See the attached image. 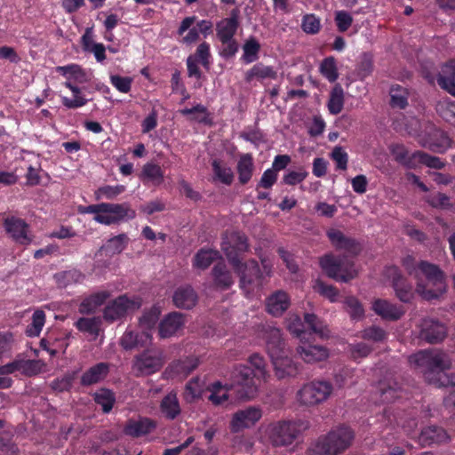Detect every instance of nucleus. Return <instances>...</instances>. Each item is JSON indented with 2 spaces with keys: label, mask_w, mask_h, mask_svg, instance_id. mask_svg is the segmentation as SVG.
I'll list each match as a JSON object with an SVG mask.
<instances>
[{
  "label": "nucleus",
  "mask_w": 455,
  "mask_h": 455,
  "mask_svg": "<svg viewBox=\"0 0 455 455\" xmlns=\"http://www.w3.org/2000/svg\"><path fill=\"white\" fill-rule=\"evenodd\" d=\"M414 363L423 368L425 379L439 387H455V374H447L451 367L448 355L437 350H422L414 355Z\"/></svg>",
  "instance_id": "f257e3e1"
},
{
  "label": "nucleus",
  "mask_w": 455,
  "mask_h": 455,
  "mask_svg": "<svg viewBox=\"0 0 455 455\" xmlns=\"http://www.w3.org/2000/svg\"><path fill=\"white\" fill-rule=\"evenodd\" d=\"M416 291L425 299H437L445 291V277L441 268L425 260L418 264Z\"/></svg>",
  "instance_id": "f03ea898"
},
{
  "label": "nucleus",
  "mask_w": 455,
  "mask_h": 455,
  "mask_svg": "<svg viewBox=\"0 0 455 455\" xmlns=\"http://www.w3.org/2000/svg\"><path fill=\"white\" fill-rule=\"evenodd\" d=\"M323 273L337 282L348 283L357 275L355 262L345 255L327 253L319 259Z\"/></svg>",
  "instance_id": "7ed1b4c3"
},
{
  "label": "nucleus",
  "mask_w": 455,
  "mask_h": 455,
  "mask_svg": "<svg viewBox=\"0 0 455 455\" xmlns=\"http://www.w3.org/2000/svg\"><path fill=\"white\" fill-rule=\"evenodd\" d=\"M354 437V431L349 427L339 426L318 438L316 452L320 455L339 454L351 445Z\"/></svg>",
  "instance_id": "20e7f679"
},
{
  "label": "nucleus",
  "mask_w": 455,
  "mask_h": 455,
  "mask_svg": "<svg viewBox=\"0 0 455 455\" xmlns=\"http://www.w3.org/2000/svg\"><path fill=\"white\" fill-rule=\"evenodd\" d=\"M308 427V422L301 419L279 420L269 424L267 436L273 446H288Z\"/></svg>",
  "instance_id": "39448f33"
},
{
  "label": "nucleus",
  "mask_w": 455,
  "mask_h": 455,
  "mask_svg": "<svg viewBox=\"0 0 455 455\" xmlns=\"http://www.w3.org/2000/svg\"><path fill=\"white\" fill-rule=\"evenodd\" d=\"M230 387L236 394L237 398L246 400L251 399L258 392V379L253 371L246 364H235L231 371Z\"/></svg>",
  "instance_id": "423d86ee"
},
{
  "label": "nucleus",
  "mask_w": 455,
  "mask_h": 455,
  "mask_svg": "<svg viewBox=\"0 0 455 455\" xmlns=\"http://www.w3.org/2000/svg\"><path fill=\"white\" fill-rule=\"evenodd\" d=\"M230 264L235 273L240 277V288L246 293L252 292L256 288L262 287L264 283V273L260 270L259 263L255 259L242 262L232 257Z\"/></svg>",
  "instance_id": "0eeeda50"
},
{
  "label": "nucleus",
  "mask_w": 455,
  "mask_h": 455,
  "mask_svg": "<svg viewBox=\"0 0 455 455\" xmlns=\"http://www.w3.org/2000/svg\"><path fill=\"white\" fill-rule=\"evenodd\" d=\"M213 32V23L210 20H198L196 15L185 17L177 29V34L182 36L180 43L191 45L200 38V34L206 38Z\"/></svg>",
  "instance_id": "6e6552de"
},
{
  "label": "nucleus",
  "mask_w": 455,
  "mask_h": 455,
  "mask_svg": "<svg viewBox=\"0 0 455 455\" xmlns=\"http://www.w3.org/2000/svg\"><path fill=\"white\" fill-rule=\"evenodd\" d=\"M332 390L333 387L331 382L314 380L303 385L297 392V399L302 405L314 406L326 401Z\"/></svg>",
  "instance_id": "1a4fd4ad"
},
{
  "label": "nucleus",
  "mask_w": 455,
  "mask_h": 455,
  "mask_svg": "<svg viewBox=\"0 0 455 455\" xmlns=\"http://www.w3.org/2000/svg\"><path fill=\"white\" fill-rule=\"evenodd\" d=\"M136 217V211L129 203H106L104 215L94 216L93 220L102 225H119L128 222Z\"/></svg>",
  "instance_id": "9d476101"
},
{
  "label": "nucleus",
  "mask_w": 455,
  "mask_h": 455,
  "mask_svg": "<svg viewBox=\"0 0 455 455\" xmlns=\"http://www.w3.org/2000/svg\"><path fill=\"white\" fill-rule=\"evenodd\" d=\"M140 306V298L120 295L105 307L103 317L106 321L112 323L124 317L129 312L139 309Z\"/></svg>",
  "instance_id": "9b49d317"
},
{
  "label": "nucleus",
  "mask_w": 455,
  "mask_h": 455,
  "mask_svg": "<svg viewBox=\"0 0 455 455\" xmlns=\"http://www.w3.org/2000/svg\"><path fill=\"white\" fill-rule=\"evenodd\" d=\"M164 365L162 352L147 349L137 355L133 360V370L138 376H149L160 371Z\"/></svg>",
  "instance_id": "f8f14e48"
},
{
  "label": "nucleus",
  "mask_w": 455,
  "mask_h": 455,
  "mask_svg": "<svg viewBox=\"0 0 455 455\" xmlns=\"http://www.w3.org/2000/svg\"><path fill=\"white\" fill-rule=\"evenodd\" d=\"M248 249V239L241 232H231L222 238L221 250L225 253L229 264L232 263V257L241 259L240 254L247 251Z\"/></svg>",
  "instance_id": "ddd939ff"
},
{
  "label": "nucleus",
  "mask_w": 455,
  "mask_h": 455,
  "mask_svg": "<svg viewBox=\"0 0 455 455\" xmlns=\"http://www.w3.org/2000/svg\"><path fill=\"white\" fill-rule=\"evenodd\" d=\"M262 417V411L259 407L249 406L234 413L230 429L233 433H238L244 428L254 426Z\"/></svg>",
  "instance_id": "4468645a"
},
{
  "label": "nucleus",
  "mask_w": 455,
  "mask_h": 455,
  "mask_svg": "<svg viewBox=\"0 0 455 455\" xmlns=\"http://www.w3.org/2000/svg\"><path fill=\"white\" fill-rule=\"evenodd\" d=\"M387 275L391 279L396 297L402 302H410L413 299V288L411 283L401 275L399 268L395 266L388 267L387 268Z\"/></svg>",
  "instance_id": "2eb2a0df"
},
{
  "label": "nucleus",
  "mask_w": 455,
  "mask_h": 455,
  "mask_svg": "<svg viewBox=\"0 0 455 455\" xmlns=\"http://www.w3.org/2000/svg\"><path fill=\"white\" fill-rule=\"evenodd\" d=\"M5 232L16 242L28 245L32 239L28 235L29 226L22 219L14 216L6 217L3 222Z\"/></svg>",
  "instance_id": "dca6fc26"
},
{
  "label": "nucleus",
  "mask_w": 455,
  "mask_h": 455,
  "mask_svg": "<svg viewBox=\"0 0 455 455\" xmlns=\"http://www.w3.org/2000/svg\"><path fill=\"white\" fill-rule=\"evenodd\" d=\"M326 235L331 245L335 247L336 250L345 251L352 256H357L362 251L361 244L358 241L345 235L344 233L339 229L330 228L327 230Z\"/></svg>",
  "instance_id": "f3484780"
},
{
  "label": "nucleus",
  "mask_w": 455,
  "mask_h": 455,
  "mask_svg": "<svg viewBox=\"0 0 455 455\" xmlns=\"http://www.w3.org/2000/svg\"><path fill=\"white\" fill-rule=\"evenodd\" d=\"M240 11L231 10L229 17L222 19L216 25L217 37L221 43H227L234 38L239 27Z\"/></svg>",
  "instance_id": "a211bd4d"
},
{
  "label": "nucleus",
  "mask_w": 455,
  "mask_h": 455,
  "mask_svg": "<svg viewBox=\"0 0 455 455\" xmlns=\"http://www.w3.org/2000/svg\"><path fill=\"white\" fill-rule=\"evenodd\" d=\"M447 334L446 327L438 321L424 319L421 323L419 338L429 344L441 342Z\"/></svg>",
  "instance_id": "6ab92c4d"
},
{
  "label": "nucleus",
  "mask_w": 455,
  "mask_h": 455,
  "mask_svg": "<svg viewBox=\"0 0 455 455\" xmlns=\"http://www.w3.org/2000/svg\"><path fill=\"white\" fill-rule=\"evenodd\" d=\"M275 375L278 379L295 378L301 371V365L295 363L287 354L271 359Z\"/></svg>",
  "instance_id": "aec40b11"
},
{
  "label": "nucleus",
  "mask_w": 455,
  "mask_h": 455,
  "mask_svg": "<svg viewBox=\"0 0 455 455\" xmlns=\"http://www.w3.org/2000/svg\"><path fill=\"white\" fill-rule=\"evenodd\" d=\"M156 428V422L148 417L129 419L124 428L125 435L139 438L150 434Z\"/></svg>",
  "instance_id": "412c9836"
},
{
  "label": "nucleus",
  "mask_w": 455,
  "mask_h": 455,
  "mask_svg": "<svg viewBox=\"0 0 455 455\" xmlns=\"http://www.w3.org/2000/svg\"><path fill=\"white\" fill-rule=\"evenodd\" d=\"M296 352L307 363L322 362L329 357V350L325 347L304 341H301V344L297 347Z\"/></svg>",
  "instance_id": "4be33fe9"
},
{
  "label": "nucleus",
  "mask_w": 455,
  "mask_h": 455,
  "mask_svg": "<svg viewBox=\"0 0 455 455\" xmlns=\"http://www.w3.org/2000/svg\"><path fill=\"white\" fill-rule=\"evenodd\" d=\"M436 81L442 90L455 97V60L442 64Z\"/></svg>",
  "instance_id": "5701e85b"
},
{
  "label": "nucleus",
  "mask_w": 455,
  "mask_h": 455,
  "mask_svg": "<svg viewBox=\"0 0 455 455\" xmlns=\"http://www.w3.org/2000/svg\"><path fill=\"white\" fill-rule=\"evenodd\" d=\"M372 310L384 320L397 321L404 315L402 306H397L387 299H377L372 303Z\"/></svg>",
  "instance_id": "b1692460"
},
{
  "label": "nucleus",
  "mask_w": 455,
  "mask_h": 455,
  "mask_svg": "<svg viewBox=\"0 0 455 455\" xmlns=\"http://www.w3.org/2000/svg\"><path fill=\"white\" fill-rule=\"evenodd\" d=\"M266 347L271 359L286 354L285 342L281 331L275 327H268L265 331Z\"/></svg>",
  "instance_id": "393cba45"
},
{
  "label": "nucleus",
  "mask_w": 455,
  "mask_h": 455,
  "mask_svg": "<svg viewBox=\"0 0 455 455\" xmlns=\"http://www.w3.org/2000/svg\"><path fill=\"white\" fill-rule=\"evenodd\" d=\"M449 435L441 427L428 426L424 427L418 436V443L420 446H431L447 442Z\"/></svg>",
  "instance_id": "a878e982"
},
{
  "label": "nucleus",
  "mask_w": 455,
  "mask_h": 455,
  "mask_svg": "<svg viewBox=\"0 0 455 455\" xmlns=\"http://www.w3.org/2000/svg\"><path fill=\"white\" fill-rule=\"evenodd\" d=\"M198 300L196 291L190 285L178 287L172 296L173 304L182 309L193 308Z\"/></svg>",
  "instance_id": "bb28decb"
},
{
  "label": "nucleus",
  "mask_w": 455,
  "mask_h": 455,
  "mask_svg": "<svg viewBox=\"0 0 455 455\" xmlns=\"http://www.w3.org/2000/svg\"><path fill=\"white\" fill-rule=\"evenodd\" d=\"M183 325V315L179 312H172L160 322L158 334L162 339L169 338L174 335Z\"/></svg>",
  "instance_id": "cd10ccee"
},
{
  "label": "nucleus",
  "mask_w": 455,
  "mask_h": 455,
  "mask_svg": "<svg viewBox=\"0 0 455 455\" xmlns=\"http://www.w3.org/2000/svg\"><path fill=\"white\" fill-rule=\"evenodd\" d=\"M110 365L108 363H98L87 369L81 376L83 387H89L102 381L109 373Z\"/></svg>",
  "instance_id": "c85d7f7f"
},
{
  "label": "nucleus",
  "mask_w": 455,
  "mask_h": 455,
  "mask_svg": "<svg viewBox=\"0 0 455 455\" xmlns=\"http://www.w3.org/2000/svg\"><path fill=\"white\" fill-rule=\"evenodd\" d=\"M290 304L289 295L283 291H276L267 299V311L274 316H280L288 309Z\"/></svg>",
  "instance_id": "c756f323"
},
{
  "label": "nucleus",
  "mask_w": 455,
  "mask_h": 455,
  "mask_svg": "<svg viewBox=\"0 0 455 455\" xmlns=\"http://www.w3.org/2000/svg\"><path fill=\"white\" fill-rule=\"evenodd\" d=\"M150 339L151 334L148 331H137L127 329L120 339V346L124 350H132L144 347Z\"/></svg>",
  "instance_id": "7c9ffc66"
},
{
  "label": "nucleus",
  "mask_w": 455,
  "mask_h": 455,
  "mask_svg": "<svg viewBox=\"0 0 455 455\" xmlns=\"http://www.w3.org/2000/svg\"><path fill=\"white\" fill-rule=\"evenodd\" d=\"M276 78L277 70L274 67L267 66L262 62L256 63L244 74V81L249 84L254 80L262 83L266 79L275 80Z\"/></svg>",
  "instance_id": "2f4dec72"
},
{
  "label": "nucleus",
  "mask_w": 455,
  "mask_h": 455,
  "mask_svg": "<svg viewBox=\"0 0 455 455\" xmlns=\"http://www.w3.org/2000/svg\"><path fill=\"white\" fill-rule=\"evenodd\" d=\"M212 275L215 286L220 290H228L234 283L232 274L223 261L214 265L212 269Z\"/></svg>",
  "instance_id": "473e14b6"
},
{
  "label": "nucleus",
  "mask_w": 455,
  "mask_h": 455,
  "mask_svg": "<svg viewBox=\"0 0 455 455\" xmlns=\"http://www.w3.org/2000/svg\"><path fill=\"white\" fill-rule=\"evenodd\" d=\"M109 297L110 292L108 291L92 293L82 300L79 305V312L86 315L94 313Z\"/></svg>",
  "instance_id": "72a5a7b5"
},
{
  "label": "nucleus",
  "mask_w": 455,
  "mask_h": 455,
  "mask_svg": "<svg viewBox=\"0 0 455 455\" xmlns=\"http://www.w3.org/2000/svg\"><path fill=\"white\" fill-rule=\"evenodd\" d=\"M255 170L253 157L251 154H243L240 156L236 165L239 183L247 184L252 178Z\"/></svg>",
  "instance_id": "f704fd0d"
},
{
  "label": "nucleus",
  "mask_w": 455,
  "mask_h": 455,
  "mask_svg": "<svg viewBox=\"0 0 455 455\" xmlns=\"http://www.w3.org/2000/svg\"><path fill=\"white\" fill-rule=\"evenodd\" d=\"M160 410L167 419H175L181 411L177 395L173 392L167 394L161 401Z\"/></svg>",
  "instance_id": "c9c22d12"
},
{
  "label": "nucleus",
  "mask_w": 455,
  "mask_h": 455,
  "mask_svg": "<svg viewBox=\"0 0 455 455\" xmlns=\"http://www.w3.org/2000/svg\"><path fill=\"white\" fill-rule=\"evenodd\" d=\"M85 275L77 269H69L58 272L53 278L59 288H66L68 285L81 283L84 280Z\"/></svg>",
  "instance_id": "e433bc0d"
},
{
  "label": "nucleus",
  "mask_w": 455,
  "mask_h": 455,
  "mask_svg": "<svg viewBox=\"0 0 455 455\" xmlns=\"http://www.w3.org/2000/svg\"><path fill=\"white\" fill-rule=\"evenodd\" d=\"M56 72L65 76L68 81L73 79L76 83L84 84L88 82V76L84 69L78 64L56 67Z\"/></svg>",
  "instance_id": "4c0bfd02"
},
{
  "label": "nucleus",
  "mask_w": 455,
  "mask_h": 455,
  "mask_svg": "<svg viewBox=\"0 0 455 455\" xmlns=\"http://www.w3.org/2000/svg\"><path fill=\"white\" fill-rule=\"evenodd\" d=\"M409 91L400 84H393L389 90V105L392 108L405 109L409 103Z\"/></svg>",
  "instance_id": "58836bf2"
},
{
  "label": "nucleus",
  "mask_w": 455,
  "mask_h": 455,
  "mask_svg": "<svg viewBox=\"0 0 455 455\" xmlns=\"http://www.w3.org/2000/svg\"><path fill=\"white\" fill-rule=\"evenodd\" d=\"M451 139L444 132H437L422 143L432 152L443 154L451 147Z\"/></svg>",
  "instance_id": "ea45409f"
},
{
  "label": "nucleus",
  "mask_w": 455,
  "mask_h": 455,
  "mask_svg": "<svg viewBox=\"0 0 455 455\" xmlns=\"http://www.w3.org/2000/svg\"><path fill=\"white\" fill-rule=\"evenodd\" d=\"M247 362L258 379L263 381L267 380L270 375L266 359L263 355L259 353H253L248 357Z\"/></svg>",
  "instance_id": "a19ab883"
},
{
  "label": "nucleus",
  "mask_w": 455,
  "mask_h": 455,
  "mask_svg": "<svg viewBox=\"0 0 455 455\" xmlns=\"http://www.w3.org/2000/svg\"><path fill=\"white\" fill-rule=\"evenodd\" d=\"M220 257V252L218 251L202 248L196 253L193 259V266L196 268L204 270Z\"/></svg>",
  "instance_id": "79ce46f5"
},
{
  "label": "nucleus",
  "mask_w": 455,
  "mask_h": 455,
  "mask_svg": "<svg viewBox=\"0 0 455 455\" xmlns=\"http://www.w3.org/2000/svg\"><path fill=\"white\" fill-rule=\"evenodd\" d=\"M64 86L68 88L74 94V99L61 98V103L64 107L75 109L86 105L88 100L81 94V89L77 85L74 84L71 81H66Z\"/></svg>",
  "instance_id": "37998d69"
},
{
  "label": "nucleus",
  "mask_w": 455,
  "mask_h": 455,
  "mask_svg": "<svg viewBox=\"0 0 455 455\" xmlns=\"http://www.w3.org/2000/svg\"><path fill=\"white\" fill-rule=\"evenodd\" d=\"M93 400L101 406L104 413H108L116 403V395L112 390L102 387L93 394Z\"/></svg>",
  "instance_id": "c03bdc74"
},
{
  "label": "nucleus",
  "mask_w": 455,
  "mask_h": 455,
  "mask_svg": "<svg viewBox=\"0 0 455 455\" xmlns=\"http://www.w3.org/2000/svg\"><path fill=\"white\" fill-rule=\"evenodd\" d=\"M344 106V91L339 84H336L330 92L328 110L331 115L339 114Z\"/></svg>",
  "instance_id": "a18cd8bd"
},
{
  "label": "nucleus",
  "mask_w": 455,
  "mask_h": 455,
  "mask_svg": "<svg viewBox=\"0 0 455 455\" xmlns=\"http://www.w3.org/2000/svg\"><path fill=\"white\" fill-rule=\"evenodd\" d=\"M212 167L213 172V179L219 180L225 185H231L234 180V173L230 167L222 164L218 159H214L212 162Z\"/></svg>",
  "instance_id": "49530a36"
},
{
  "label": "nucleus",
  "mask_w": 455,
  "mask_h": 455,
  "mask_svg": "<svg viewBox=\"0 0 455 455\" xmlns=\"http://www.w3.org/2000/svg\"><path fill=\"white\" fill-rule=\"evenodd\" d=\"M435 110L443 119L455 126V100L444 98L436 103Z\"/></svg>",
  "instance_id": "de8ad7c7"
},
{
  "label": "nucleus",
  "mask_w": 455,
  "mask_h": 455,
  "mask_svg": "<svg viewBox=\"0 0 455 455\" xmlns=\"http://www.w3.org/2000/svg\"><path fill=\"white\" fill-rule=\"evenodd\" d=\"M129 243V237L126 234H119L109 238L103 247V250L108 255H116L121 253Z\"/></svg>",
  "instance_id": "09e8293b"
},
{
  "label": "nucleus",
  "mask_w": 455,
  "mask_h": 455,
  "mask_svg": "<svg viewBox=\"0 0 455 455\" xmlns=\"http://www.w3.org/2000/svg\"><path fill=\"white\" fill-rule=\"evenodd\" d=\"M390 152L396 162L408 167H412L417 161V157H413V153L409 156L408 150L402 144L392 145Z\"/></svg>",
  "instance_id": "8fccbe9b"
},
{
  "label": "nucleus",
  "mask_w": 455,
  "mask_h": 455,
  "mask_svg": "<svg viewBox=\"0 0 455 455\" xmlns=\"http://www.w3.org/2000/svg\"><path fill=\"white\" fill-rule=\"evenodd\" d=\"M243 60L245 63L249 64L256 61L259 59V52L260 51V44L258 40L251 36L247 39L243 46Z\"/></svg>",
  "instance_id": "3c124183"
},
{
  "label": "nucleus",
  "mask_w": 455,
  "mask_h": 455,
  "mask_svg": "<svg viewBox=\"0 0 455 455\" xmlns=\"http://www.w3.org/2000/svg\"><path fill=\"white\" fill-rule=\"evenodd\" d=\"M189 57H192L194 60L199 62L207 71L211 68L212 54L210 44L207 42H202L196 47V52L189 55Z\"/></svg>",
  "instance_id": "603ef678"
},
{
  "label": "nucleus",
  "mask_w": 455,
  "mask_h": 455,
  "mask_svg": "<svg viewBox=\"0 0 455 455\" xmlns=\"http://www.w3.org/2000/svg\"><path fill=\"white\" fill-rule=\"evenodd\" d=\"M319 71L329 82H335L339 77L335 58L330 56L323 59L320 64Z\"/></svg>",
  "instance_id": "864d4df0"
},
{
  "label": "nucleus",
  "mask_w": 455,
  "mask_h": 455,
  "mask_svg": "<svg viewBox=\"0 0 455 455\" xmlns=\"http://www.w3.org/2000/svg\"><path fill=\"white\" fill-rule=\"evenodd\" d=\"M142 177L155 185H160L164 181V172L162 168L153 163L144 164L141 172Z\"/></svg>",
  "instance_id": "5fc2aeb1"
},
{
  "label": "nucleus",
  "mask_w": 455,
  "mask_h": 455,
  "mask_svg": "<svg viewBox=\"0 0 455 455\" xmlns=\"http://www.w3.org/2000/svg\"><path fill=\"white\" fill-rule=\"evenodd\" d=\"M208 389L211 391V395L208 399L212 403V404L220 405L224 402L228 401V388H226L220 381L212 383Z\"/></svg>",
  "instance_id": "6e6d98bb"
},
{
  "label": "nucleus",
  "mask_w": 455,
  "mask_h": 455,
  "mask_svg": "<svg viewBox=\"0 0 455 455\" xmlns=\"http://www.w3.org/2000/svg\"><path fill=\"white\" fill-rule=\"evenodd\" d=\"M305 323L312 332L321 338L328 337L329 330L326 325L315 314L307 313L304 315Z\"/></svg>",
  "instance_id": "4d7b16f0"
},
{
  "label": "nucleus",
  "mask_w": 455,
  "mask_h": 455,
  "mask_svg": "<svg viewBox=\"0 0 455 455\" xmlns=\"http://www.w3.org/2000/svg\"><path fill=\"white\" fill-rule=\"evenodd\" d=\"M360 337L364 340L379 343L387 339V332L379 326L371 325L364 328L361 331Z\"/></svg>",
  "instance_id": "13d9d810"
},
{
  "label": "nucleus",
  "mask_w": 455,
  "mask_h": 455,
  "mask_svg": "<svg viewBox=\"0 0 455 455\" xmlns=\"http://www.w3.org/2000/svg\"><path fill=\"white\" fill-rule=\"evenodd\" d=\"M203 391V384L199 378L191 379L185 387L184 399L188 403H192L196 399H198Z\"/></svg>",
  "instance_id": "bf43d9fd"
},
{
  "label": "nucleus",
  "mask_w": 455,
  "mask_h": 455,
  "mask_svg": "<svg viewBox=\"0 0 455 455\" xmlns=\"http://www.w3.org/2000/svg\"><path fill=\"white\" fill-rule=\"evenodd\" d=\"M45 323V314L43 310H36L32 315V322L28 325L26 334L28 337L39 336Z\"/></svg>",
  "instance_id": "052dcab7"
},
{
  "label": "nucleus",
  "mask_w": 455,
  "mask_h": 455,
  "mask_svg": "<svg viewBox=\"0 0 455 455\" xmlns=\"http://www.w3.org/2000/svg\"><path fill=\"white\" fill-rule=\"evenodd\" d=\"M17 361L19 371H21L25 376H35L42 370L43 364L40 360L17 358Z\"/></svg>",
  "instance_id": "680f3d73"
},
{
  "label": "nucleus",
  "mask_w": 455,
  "mask_h": 455,
  "mask_svg": "<svg viewBox=\"0 0 455 455\" xmlns=\"http://www.w3.org/2000/svg\"><path fill=\"white\" fill-rule=\"evenodd\" d=\"M413 157H417V161L429 168L441 170L445 166V163L439 157L430 156L429 154L423 151H415Z\"/></svg>",
  "instance_id": "e2e57ef3"
},
{
  "label": "nucleus",
  "mask_w": 455,
  "mask_h": 455,
  "mask_svg": "<svg viewBox=\"0 0 455 455\" xmlns=\"http://www.w3.org/2000/svg\"><path fill=\"white\" fill-rule=\"evenodd\" d=\"M100 320L96 317H81L76 323V327L80 331L88 332L92 335H98L100 331Z\"/></svg>",
  "instance_id": "0e129e2a"
},
{
  "label": "nucleus",
  "mask_w": 455,
  "mask_h": 455,
  "mask_svg": "<svg viewBox=\"0 0 455 455\" xmlns=\"http://www.w3.org/2000/svg\"><path fill=\"white\" fill-rule=\"evenodd\" d=\"M373 71V60L370 53L363 52L356 66V73L360 79L369 76Z\"/></svg>",
  "instance_id": "69168bd1"
},
{
  "label": "nucleus",
  "mask_w": 455,
  "mask_h": 455,
  "mask_svg": "<svg viewBox=\"0 0 455 455\" xmlns=\"http://www.w3.org/2000/svg\"><path fill=\"white\" fill-rule=\"evenodd\" d=\"M344 305L352 319L359 320L363 317L364 309L361 302L355 297H347Z\"/></svg>",
  "instance_id": "338daca9"
},
{
  "label": "nucleus",
  "mask_w": 455,
  "mask_h": 455,
  "mask_svg": "<svg viewBox=\"0 0 455 455\" xmlns=\"http://www.w3.org/2000/svg\"><path fill=\"white\" fill-rule=\"evenodd\" d=\"M19 448L12 440V435L4 432L0 434V455H17Z\"/></svg>",
  "instance_id": "774afa93"
}]
</instances>
